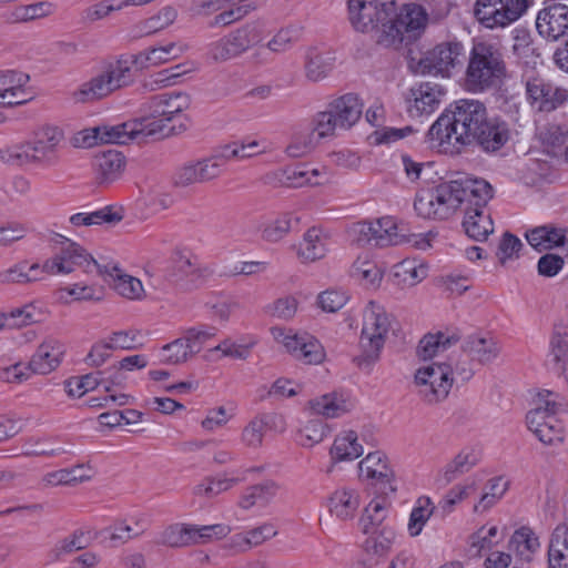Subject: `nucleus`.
Segmentation results:
<instances>
[{
	"label": "nucleus",
	"mask_w": 568,
	"mask_h": 568,
	"mask_svg": "<svg viewBox=\"0 0 568 568\" xmlns=\"http://www.w3.org/2000/svg\"><path fill=\"white\" fill-rule=\"evenodd\" d=\"M493 189L484 179L460 176L417 193L414 209L424 219L447 220L457 209L488 203Z\"/></svg>",
	"instance_id": "1"
},
{
	"label": "nucleus",
	"mask_w": 568,
	"mask_h": 568,
	"mask_svg": "<svg viewBox=\"0 0 568 568\" xmlns=\"http://www.w3.org/2000/svg\"><path fill=\"white\" fill-rule=\"evenodd\" d=\"M486 116V108L479 101L459 100L432 124L427 141L440 152H459L462 148L475 143L476 131Z\"/></svg>",
	"instance_id": "2"
},
{
	"label": "nucleus",
	"mask_w": 568,
	"mask_h": 568,
	"mask_svg": "<svg viewBox=\"0 0 568 568\" xmlns=\"http://www.w3.org/2000/svg\"><path fill=\"white\" fill-rule=\"evenodd\" d=\"M506 75V64L498 43L475 40L469 51L464 85L467 91L481 93L497 87Z\"/></svg>",
	"instance_id": "3"
},
{
	"label": "nucleus",
	"mask_w": 568,
	"mask_h": 568,
	"mask_svg": "<svg viewBox=\"0 0 568 568\" xmlns=\"http://www.w3.org/2000/svg\"><path fill=\"white\" fill-rule=\"evenodd\" d=\"M429 20L427 9L419 3H404L398 11L394 8L378 34V45L399 49L404 44H410L424 34Z\"/></svg>",
	"instance_id": "4"
},
{
	"label": "nucleus",
	"mask_w": 568,
	"mask_h": 568,
	"mask_svg": "<svg viewBox=\"0 0 568 568\" xmlns=\"http://www.w3.org/2000/svg\"><path fill=\"white\" fill-rule=\"evenodd\" d=\"M394 320L385 307L375 301H369L363 310L359 346L362 354L358 365H371L379 358Z\"/></svg>",
	"instance_id": "5"
},
{
	"label": "nucleus",
	"mask_w": 568,
	"mask_h": 568,
	"mask_svg": "<svg viewBox=\"0 0 568 568\" xmlns=\"http://www.w3.org/2000/svg\"><path fill=\"white\" fill-rule=\"evenodd\" d=\"M132 81V62L121 59L109 63L99 74L81 84L72 97L79 103L95 101L129 85Z\"/></svg>",
	"instance_id": "6"
},
{
	"label": "nucleus",
	"mask_w": 568,
	"mask_h": 568,
	"mask_svg": "<svg viewBox=\"0 0 568 568\" xmlns=\"http://www.w3.org/2000/svg\"><path fill=\"white\" fill-rule=\"evenodd\" d=\"M397 0H347L348 20L355 31L378 44V34L394 12Z\"/></svg>",
	"instance_id": "7"
},
{
	"label": "nucleus",
	"mask_w": 568,
	"mask_h": 568,
	"mask_svg": "<svg viewBox=\"0 0 568 568\" xmlns=\"http://www.w3.org/2000/svg\"><path fill=\"white\" fill-rule=\"evenodd\" d=\"M263 39V26L258 22L246 23L209 47V55L215 62H225L240 57Z\"/></svg>",
	"instance_id": "8"
},
{
	"label": "nucleus",
	"mask_w": 568,
	"mask_h": 568,
	"mask_svg": "<svg viewBox=\"0 0 568 568\" xmlns=\"http://www.w3.org/2000/svg\"><path fill=\"white\" fill-rule=\"evenodd\" d=\"M528 9V0H477L474 14L487 29H503L520 19Z\"/></svg>",
	"instance_id": "9"
},
{
	"label": "nucleus",
	"mask_w": 568,
	"mask_h": 568,
	"mask_svg": "<svg viewBox=\"0 0 568 568\" xmlns=\"http://www.w3.org/2000/svg\"><path fill=\"white\" fill-rule=\"evenodd\" d=\"M64 140L62 129L53 124H42L33 131L32 140L24 141L31 166L50 168L58 163V152Z\"/></svg>",
	"instance_id": "10"
},
{
	"label": "nucleus",
	"mask_w": 568,
	"mask_h": 568,
	"mask_svg": "<svg viewBox=\"0 0 568 568\" xmlns=\"http://www.w3.org/2000/svg\"><path fill=\"white\" fill-rule=\"evenodd\" d=\"M103 263V261L95 260L78 243L69 242L58 254L41 264V273L50 276L68 275L78 267L83 268L85 273L94 271L100 273Z\"/></svg>",
	"instance_id": "11"
},
{
	"label": "nucleus",
	"mask_w": 568,
	"mask_h": 568,
	"mask_svg": "<svg viewBox=\"0 0 568 568\" xmlns=\"http://www.w3.org/2000/svg\"><path fill=\"white\" fill-rule=\"evenodd\" d=\"M453 369L446 363H432L415 373V385L419 396L429 404L444 400L453 386Z\"/></svg>",
	"instance_id": "12"
},
{
	"label": "nucleus",
	"mask_w": 568,
	"mask_h": 568,
	"mask_svg": "<svg viewBox=\"0 0 568 568\" xmlns=\"http://www.w3.org/2000/svg\"><path fill=\"white\" fill-rule=\"evenodd\" d=\"M464 47L458 41L443 42L427 51L419 60L423 74L448 78L452 71L462 64Z\"/></svg>",
	"instance_id": "13"
},
{
	"label": "nucleus",
	"mask_w": 568,
	"mask_h": 568,
	"mask_svg": "<svg viewBox=\"0 0 568 568\" xmlns=\"http://www.w3.org/2000/svg\"><path fill=\"white\" fill-rule=\"evenodd\" d=\"M526 99L535 112L549 113L568 100V91L542 79L526 82Z\"/></svg>",
	"instance_id": "14"
},
{
	"label": "nucleus",
	"mask_w": 568,
	"mask_h": 568,
	"mask_svg": "<svg viewBox=\"0 0 568 568\" xmlns=\"http://www.w3.org/2000/svg\"><path fill=\"white\" fill-rule=\"evenodd\" d=\"M538 33L548 41H557L568 33V6L548 0L536 18Z\"/></svg>",
	"instance_id": "15"
},
{
	"label": "nucleus",
	"mask_w": 568,
	"mask_h": 568,
	"mask_svg": "<svg viewBox=\"0 0 568 568\" xmlns=\"http://www.w3.org/2000/svg\"><path fill=\"white\" fill-rule=\"evenodd\" d=\"M65 352L62 342L50 337L38 346L28 364L33 374L48 375L61 365Z\"/></svg>",
	"instance_id": "16"
},
{
	"label": "nucleus",
	"mask_w": 568,
	"mask_h": 568,
	"mask_svg": "<svg viewBox=\"0 0 568 568\" xmlns=\"http://www.w3.org/2000/svg\"><path fill=\"white\" fill-rule=\"evenodd\" d=\"M100 274L108 277L114 291L124 298L140 301L145 296L142 282L125 273L116 262H104Z\"/></svg>",
	"instance_id": "17"
},
{
	"label": "nucleus",
	"mask_w": 568,
	"mask_h": 568,
	"mask_svg": "<svg viewBox=\"0 0 568 568\" xmlns=\"http://www.w3.org/2000/svg\"><path fill=\"white\" fill-rule=\"evenodd\" d=\"M444 91L429 82L413 87L406 98L407 109L412 115L433 113L439 105Z\"/></svg>",
	"instance_id": "18"
},
{
	"label": "nucleus",
	"mask_w": 568,
	"mask_h": 568,
	"mask_svg": "<svg viewBox=\"0 0 568 568\" xmlns=\"http://www.w3.org/2000/svg\"><path fill=\"white\" fill-rule=\"evenodd\" d=\"M526 422L529 430L545 445H556L564 440V425L557 415L528 412Z\"/></svg>",
	"instance_id": "19"
},
{
	"label": "nucleus",
	"mask_w": 568,
	"mask_h": 568,
	"mask_svg": "<svg viewBox=\"0 0 568 568\" xmlns=\"http://www.w3.org/2000/svg\"><path fill=\"white\" fill-rule=\"evenodd\" d=\"M29 75L16 72H0V106H13L28 102L31 97L27 91Z\"/></svg>",
	"instance_id": "20"
},
{
	"label": "nucleus",
	"mask_w": 568,
	"mask_h": 568,
	"mask_svg": "<svg viewBox=\"0 0 568 568\" xmlns=\"http://www.w3.org/2000/svg\"><path fill=\"white\" fill-rule=\"evenodd\" d=\"M191 100L186 93H164L154 97L150 102V114L162 119L168 124L190 108Z\"/></svg>",
	"instance_id": "21"
},
{
	"label": "nucleus",
	"mask_w": 568,
	"mask_h": 568,
	"mask_svg": "<svg viewBox=\"0 0 568 568\" xmlns=\"http://www.w3.org/2000/svg\"><path fill=\"white\" fill-rule=\"evenodd\" d=\"M209 275L210 271L206 267H201L189 257L181 256L175 261L169 277L180 290L191 291L202 285Z\"/></svg>",
	"instance_id": "22"
},
{
	"label": "nucleus",
	"mask_w": 568,
	"mask_h": 568,
	"mask_svg": "<svg viewBox=\"0 0 568 568\" xmlns=\"http://www.w3.org/2000/svg\"><path fill=\"white\" fill-rule=\"evenodd\" d=\"M326 506L338 520H352L361 506V494L355 488L339 487L328 496Z\"/></svg>",
	"instance_id": "23"
},
{
	"label": "nucleus",
	"mask_w": 568,
	"mask_h": 568,
	"mask_svg": "<svg viewBox=\"0 0 568 568\" xmlns=\"http://www.w3.org/2000/svg\"><path fill=\"white\" fill-rule=\"evenodd\" d=\"M486 204L473 201V205L465 209L463 227L466 234L476 241L486 240L494 232V223Z\"/></svg>",
	"instance_id": "24"
},
{
	"label": "nucleus",
	"mask_w": 568,
	"mask_h": 568,
	"mask_svg": "<svg viewBox=\"0 0 568 568\" xmlns=\"http://www.w3.org/2000/svg\"><path fill=\"white\" fill-rule=\"evenodd\" d=\"M92 166L98 184L110 185L122 175L125 159L120 152L110 150L95 155Z\"/></svg>",
	"instance_id": "25"
},
{
	"label": "nucleus",
	"mask_w": 568,
	"mask_h": 568,
	"mask_svg": "<svg viewBox=\"0 0 568 568\" xmlns=\"http://www.w3.org/2000/svg\"><path fill=\"white\" fill-rule=\"evenodd\" d=\"M463 349L471 361L483 365L494 362L500 353L499 343L489 334L469 335L463 344Z\"/></svg>",
	"instance_id": "26"
},
{
	"label": "nucleus",
	"mask_w": 568,
	"mask_h": 568,
	"mask_svg": "<svg viewBox=\"0 0 568 568\" xmlns=\"http://www.w3.org/2000/svg\"><path fill=\"white\" fill-rule=\"evenodd\" d=\"M358 477L377 484H390L394 471L382 452H373L358 463Z\"/></svg>",
	"instance_id": "27"
},
{
	"label": "nucleus",
	"mask_w": 568,
	"mask_h": 568,
	"mask_svg": "<svg viewBox=\"0 0 568 568\" xmlns=\"http://www.w3.org/2000/svg\"><path fill=\"white\" fill-rule=\"evenodd\" d=\"M336 57L333 51L311 48L304 59L305 77L311 82H320L328 77L335 67Z\"/></svg>",
	"instance_id": "28"
},
{
	"label": "nucleus",
	"mask_w": 568,
	"mask_h": 568,
	"mask_svg": "<svg viewBox=\"0 0 568 568\" xmlns=\"http://www.w3.org/2000/svg\"><path fill=\"white\" fill-rule=\"evenodd\" d=\"M310 409L325 418H338L349 413L355 404L344 394L331 393L308 402Z\"/></svg>",
	"instance_id": "29"
},
{
	"label": "nucleus",
	"mask_w": 568,
	"mask_h": 568,
	"mask_svg": "<svg viewBox=\"0 0 568 568\" xmlns=\"http://www.w3.org/2000/svg\"><path fill=\"white\" fill-rule=\"evenodd\" d=\"M328 252V234L318 227L307 230L298 245L297 255L304 263L318 261Z\"/></svg>",
	"instance_id": "30"
},
{
	"label": "nucleus",
	"mask_w": 568,
	"mask_h": 568,
	"mask_svg": "<svg viewBox=\"0 0 568 568\" xmlns=\"http://www.w3.org/2000/svg\"><path fill=\"white\" fill-rule=\"evenodd\" d=\"M393 278L396 285L413 287L428 275V265L422 260L406 258L393 267Z\"/></svg>",
	"instance_id": "31"
},
{
	"label": "nucleus",
	"mask_w": 568,
	"mask_h": 568,
	"mask_svg": "<svg viewBox=\"0 0 568 568\" xmlns=\"http://www.w3.org/2000/svg\"><path fill=\"white\" fill-rule=\"evenodd\" d=\"M475 135L476 144L486 152H494L507 142L508 130L504 123L486 118Z\"/></svg>",
	"instance_id": "32"
},
{
	"label": "nucleus",
	"mask_w": 568,
	"mask_h": 568,
	"mask_svg": "<svg viewBox=\"0 0 568 568\" xmlns=\"http://www.w3.org/2000/svg\"><path fill=\"white\" fill-rule=\"evenodd\" d=\"M292 221L293 216L291 213H282L273 219H258L254 221V229L262 240L277 243L291 232Z\"/></svg>",
	"instance_id": "33"
},
{
	"label": "nucleus",
	"mask_w": 568,
	"mask_h": 568,
	"mask_svg": "<svg viewBox=\"0 0 568 568\" xmlns=\"http://www.w3.org/2000/svg\"><path fill=\"white\" fill-rule=\"evenodd\" d=\"M548 568H568V525L559 524L550 535L547 549Z\"/></svg>",
	"instance_id": "34"
},
{
	"label": "nucleus",
	"mask_w": 568,
	"mask_h": 568,
	"mask_svg": "<svg viewBox=\"0 0 568 568\" xmlns=\"http://www.w3.org/2000/svg\"><path fill=\"white\" fill-rule=\"evenodd\" d=\"M328 108L343 130L353 126L359 120L363 111L359 99L354 94H345L334 100Z\"/></svg>",
	"instance_id": "35"
},
{
	"label": "nucleus",
	"mask_w": 568,
	"mask_h": 568,
	"mask_svg": "<svg viewBox=\"0 0 568 568\" xmlns=\"http://www.w3.org/2000/svg\"><path fill=\"white\" fill-rule=\"evenodd\" d=\"M95 470L89 464H80L71 468H63L47 473L42 477L45 486L75 485L91 480Z\"/></svg>",
	"instance_id": "36"
},
{
	"label": "nucleus",
	"mask_w": 568,
	"mask_h": 568,
	"mask_svg": "<svg viewBox=\"0 0 568 568\" xmlns=\"http://www.w3.org/2000/svg\"><path fill=\"white\" fill-rule=\"evenodd\" d=\"M363 453L364 448L354 430L341 432L335 437L329 452L331 458L335 463L352 462L361 457Z\"/></svg>",
	"instance_id": "37"
},
{
	"label": "nucleus",
	"mask_w": 568,
	"mask_h": 568,
	"mask_svg": "<svg viewBox=\"0 0 568 568\" xmlns=\"http://www.w3.org/2000/svg\"><path fill=\"white\" fill-rule=\"evenodd\" d=\"M185 51L180 42H168L158 47L148 48L136 55V62L142 67L160 65L178 59Z\"/></svg>",
	"instance_id": "38"
},
{
	"label": "nucleus",
	"mask_w": 568,
	"mask_h": 568,
	"mask_svg": "<svg viewBox=\"0 0 568 568\" xmlns=\"http://www.w3.org/2000/svg\"><path fill=\"white\" fill-rule=\"evenodd\" d=\"M298 39V31L295 28L288 27L281 29L267 42L266 47L257 49L254 53V59L258 63H266L270 61V52L283 53L292 48Z\"/></svg>",
	"instance_id": "39"
},
{
	"label": "nucleus",
	"mask_w": 568,
	"mask_h": 568,
	"mask_svg": "<svg viewBox=\"0 0 568 568\" xmlns=\"http://www.w3.org/2000/svg\"><path fill=\"white\" fill-rule=\"evenodd\" d=\"M41 264L22 261L0 271V284H29L41 281Z\"/></svg>",
	"instance_id": "40"
},
{
	"label": "nucleus",
	"mask_w": 568,
	"mask_h": 568,
	"mask_svg": "<svg viewBox=\"0 0 568 568\" xmlns=\"http://www.w3.org/2000/svg\"><path fill=\"white\" fill-rule=\"evenodd\" d=\"M539 548V538L529 527L515 530L509 539V549L526 562L531 561Z\"/></svg>",
	"instance_id": "41"
},
{
	"label": "nucleus",
	"mask_w": 568,
	"mask_h": 568,
	"mask_svg": "<svg viewBox=\"0 0 568 568\" xmlns=\"http://www.w3.org/2000/svg\"><path fill=\"white\" fill-rule=\"evenodd\" d=\"M364 542V549L369 556L384 557L393 548L396 540V532L390 526L372 528Z\"/></svg>",
	"instance_id": "42"
},
{
	"label": "nucleus",
	"mask_w": 568,
	"mask_h": 568,
	"mask_svg": "<svg viewBox=\"0 0 568 568\" xmlns=\"http://www.w3.org/2000/svg\"><path fill=\"white\" fill-rule=\"evenodd\" d=\"M352 277L368 290H377L383 281L384 271L374 261L358 257L352 265Z\"/></svg>",
	"instance_id": "43"
},
{
	"label": "nucleus",
	"mask_w": 568,
	"mask_h": 568,
	"mask_svg": "<svg viewBox=\"0 0 568 568\" xmlns=\"http://www.w3.org/2000/svg\"><path fill=\"white\" fill-rule=\"evenodd\" d=\"M266 146L261 140L245 138L224 145L221 154L225 162L237 160L243 161L253 156L266 153Z\"/></svg>",
	"instance_id": "44"
},
{
	"label": "nucleus",
	"mask_w": 568,
	"mask_h": 568,
	"mask_svg": "<svg viewBox=\"0 0 568 568\" xmlns=\"http://www.w3.org/2000/svg\"><path fill=\"white\" fill-rule=\"evenodd\" d=\"M195 354L196 352L184 333L181 337L162 346L159 351V358L161 363L166 365H181Z\"/></svg>",
	"instance_id": "45"
},
{
	"label": "nucleus",
	"mask_w": 568,
	"mask_h": 568,
	"mask_svg": "<svg viewBox=\"0 0 568 568\" xmlns=\"http://www.w3.org/2000/svg\"><path fill=\"white\" fill-rule=\"evenodd\" d=\"M565 232L551 226H538L526 232L527 242L537 251H547L564 245Z\"/></svg>",
	"instance_id": "46"
},
{
	"label": "nucleus",
	"mask_w": 568,
	"mask_h": 568,
	"mask_svg": "<svg viewBox=\"0 0 568 568\" xmlns=\"http://www.w3.org/2000/svg\"><path fill=\"white\" fill-rule=\"evenodd\" d=\"M149 527L145 516L138 515L129 520H121L110 527V539L115 542L125 544L131 539L142 536Z\"/></svg>",
	"instance_id": "47"
},
{
	"label": "nucleus",
	"mask_w": 568,
	"mask_h": 568,
	"mask_svg": "<svg viewBox=\"0 0 568 568\" xmlns=\"http://www.w3.org/2000/svg\"><path fill=\"white\" fill-rule=\"evenodd\" d=\"M509 481L504 477L489 479L483 488L478 501L474 505V513L484 514L493 508L506 494Z\"/></svg>",
	"instance_id": "48"
},
{
	"label": "nucleus",
	"mask_w": 568,
	"mask_h": 568,
	"mask_svg": "<svg viewBox=\"0 0 568 568\" xmlns=\"http://www.w3.org/2000/svg\"><path fill=\"white\" fill-rule=\"evenodd\" d=\"M156 542L174 548L194 545L193 525L182 523L170 525L158 534Z\"/></svg>",
	"instance_id": "49"
},
{
	"label": "nucleus",
	"mask_w": 568,
	"mask_h": 568,
	"mask_svg": "<svg viewBox=\"0 0 568 568\" xmlns=\"http://www.w3.org/2000/svg\"><path fill=\"white\" fill-rule=\"evenodd\" d=\"M456 343L457 338L453 335L450 336L440 332L427 334L420 339L417 354L424 361L432 359L433 357L445 353Z\"/></svg>",
	"instance_id": "50"
},
{
	"label": "nucleus",
	"mask_w": 568,
	"mask_h": 568,
	"mask_svg": "<svg viewBox=\"0 0 568 568\" xmlns=\"http://www.w3.org/2000/svg\"><path fill=\"white\" fill-rule=\"evenodd\" d=\"M504 535L496 525H484L469 536V548L476 555L480 556L483 552L491 550L503 541Z\"/></svg>",
	"instance_id": "51"
},
{
	"label": "nucleus",
	"mask_w": 568,
	"mask_h": 568,
	"mask_svg": "<svg viewBox=\"0 0 568 568\" xmlns=\"http://www.w3.org/2000/svg\"><path fill=\"white\" fill-rule=\"evenodd\" d=\"M568 363V332L555 329L549 341L548 364L562 373Z\"/></svg>",
	"instance_id": "52"
},
{
	"label": "nucleus",
	"mask_w": 568,
	"mask_h": 568,
	"mask_svg": "<svg viewBox=\"0 0 568 568\" xmlns=\"http://www.w3.org/2000/svg\"><path fill=\"white\" fill-rule=\"evenodd\" d=\"M568 402L564 396L552 390H539L532 399V408L529 412H538L542 415H557L565 413Z\"/></svg>",
	"instance_id": "53"
},
{
	"label": "nucleus",
	"mask_w": 568,
	"mask_h": 568,
	"mask_svg": "<svg viewBox=\"0 0 568 568\" xmlns=\"http://www.w3.org/2000/svg\"><path fill=\"white\" fill-rule=\"evenodd\" d=\"M390 503L385 497H376L365 507L361 518L363 532H371L372 528L382 527L389 511Z\"/></svg>",
	"instance_id": "54"
},
{
	"label": "nucleus",
	"mask_w": 568,
	"mask_h": 568,
	"mask_svg": "<svg viewBox=\"0 0 568 568\" xmlns=\"http://www.w3.org/2000/svg\"><path fill=\"white\" fill-rule=\"evenodd\" d=\"M404 235L398 233L395 221L384 216L373 221V242L375 246H389L403 243Z\"/></svg>",
	"instance_id": "55"
},
{
	"label": "nucleus",
	"mask_w": 568,
	"mask_h": 568,
	"mask_svg": "<svg viewBox=\"0 0 568 568\" xmlns=\"http://www.w3.org/2000/svg\"><path fill=\"white\" fill-rule=\"evenodd\" d=\"M435 506L429 497L422 496L417 498L410 511L407 531L410 537H417L434 514Z\"/></svg>",
	"instance_id": "56"
},
{
	"label": "nucleus",
	"mask_w": 568,
	"mask_h": 568,
	"mask_svg": "<svg viewBox=\"0 0 568 568\" xmlns=\"http://www.w3.org/2000/svg\"><path fill=\"white\" fill-rule=\"evenodd\" d=\"M256 345L254 337L224 338L219 345L211 348L210 352H221L223 357L245 361L250 357L252 348Z\"/></svg>",
	"instance_id": "57"
},
{
	"label": "nucleus",
	"mask_w": 568,
	"mask_h": 568,
	"mask_svg": "<svg viewBox=\"0 0 568 568\" xmlns=\"http://www.w3.org/2000/svg\"><path fill=\"white\" fill-rule=\"evenodd\" d=\"M51 438L31 436L21 442V455L26 457H57L65 454L63 447H51Z\"/></svg>",
	"instance_id": "58"
},
{
	"label": "nucleus",
	"mask_w": 568,
	"mask_h": 568,
	"mask_svg": "<svg viewBox=\"0 0 568 568\" xmlns=\"http://www.w3.org/2000/svg\"><path fill=\"white\" fill-rule=\"evenodd\" d=\"M320 141L313 128L296 131L286 146V153L291 158L307 155L315 150Z\"/></svg>",
	"instance_id": "59"
},
{
	"label": "nucleus",
	"mask_w": 568,
	"mask_h": 568,
	"mask_svg": "<svg viewBox=\"0 0 568 568\" xmlns=\"http://www.w3.org/2000/svg\"><path fill=\"white\" fill-rule=\"evenodd\" d=\"M276 493L277 486L273 481L252 486L242 495L239 506L243 509H250L255 505H265L273 499Z\"/></svg>",
	"instance_id": "60"
},
{
	"label": "nucleus",
	"mask_w": 568,
	"mask_h": 568,
	"mask_svg": "<svg viewBox=\"0 0 568 568\" xmlns=\"http://www.w3.org/2000/svg\"><path fill=\"white\" fill-rule=\"evenodd\" d=\"M101 143L126 144L136 140L135 122H124L115 125H99Z\"/></svg>",
	"instance_id": "61"
},
{
	"label": "nucleus",
	"mask_w": 568,
	"mask_h": 568,
	"mask_svg": "<svg viewBox=\"0 0 568 568\" xmlns=\"http://www.w3.org/2000/svg\"><path fill=\"white\" fill-rule=\"evenodd\" d=\"M245 479L246 477L244 476V473L233 477L205 479L194 487V494L201 497L212 498L223 491L229 490Z\"/></svg>",
	"instance_id": "62"
},
{
	"label": "nucleus",
	"mask_w": 568,
	"mask_h": 568,
	"mask_svg": "<svg viewBox=\"0 0 568 568\" xmlns=\"http://www.w3.org/2000/svg\"><path fill=\"white\" fill-rule=\"evenodd\" d=\"M90 538L87 532L79 529L59 540L51 550V556L58 560L63 556L84 549L89 546Z\"/></svg>",
	"instance_id": "63"
},
{
	"label": "nucleus",
	"mask_w": 568,
	"mask_h": 568,
	"mask_svg": "<svg viewBox=\"0 0 568 568\" xmlns=\"http://www.w3.org/2000/svg\"><path fill=\"white\" fill-rule=\"evenodd\" d=\"M248 0H233L211 21V27H226L244 18L252 9Z\"/></svg>",
	"instance_id": "64"
}]
</instances>
